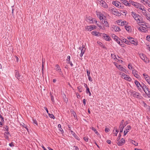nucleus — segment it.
I'll list each match as a JSON object with an SVG mask.
<instances>
[{"instance_id":"864d4df0","label":"nucleus","mask_w":150,"mask_h":150,"mask_svg":"<svg viewBox=\"0 0 150 150\" xmlns=\"http://www.w3.org/2000/svg\"><path fill=\"white\" fill-rule=\"evenodd\" d=\"M105 131L106 132H108L109 131V129L108 128H106L105 129Z\"/></svg>"},{"instance_id":"79ce46f5","label":"nucleus","mask_w":150,"mask_h":150,"mask_svg":"<svg viewBox=\"0 0 150 150\" xmlns=\"http://www.w3.org/2000/svg\"><path fill=\"white\" fill-rule=\"evenodd\" d=\"M21 125L23 127H25L27 130H28V129L27 128L26 125H25L24 123H22Z\"/></svg>"},{"instance_id":"4d7b16f0","label":"nucleus","mask_w":150,"mask_h":150,"mask_svg":"<svg viewBox=\"0 0 150 150\" xmlns=\"http://www.w3.org/2000/svg\"><path fill=\"white\" fill-rule=\"evenodd\" d=\"M88 79L89 81H92V79L91 78L90 76H88Z\"/></svg>"},{"instance_id":"e433bc0d","label":"nucleus","mask_w":150,"mask_h":150,"mask_svg":"<svg viewBox=\"0 0 150 150\" xmlns=\"http://www.w3.org/2000/svg\"><path fill=\"white\" fill-rule=\"evenodd\" d=\"M48 114L49 117L53 119H54L55 117L52 114H50V113H48Z\"/></svg>"},{"instance_id":"0eeeda50","label":"nucleus","mask_w":150,"mask_h":150,"mask_svg":"<svg viewBox=\"0 0 150 150\" xmlns=\"http://www.w3.org/2000/svg\"><path fill=\"white\" fill-rule=\"evenodd\" d=\"M97 15L100 20H104L105 19L104 18V17H105L101 13L98 12L97 13Z\"/></svg>"},{"instance_id":"f03ea898","label":"nucleus","mask_w":150,"mask_h":150,"mask_svg":"<svg viewBox=\"0 0 150 150\" xmlns=\"http://www.w3.org/2000/svg\"><path fill=\"white\" fill-rule=\"evenodd\" d=\"M133 17L137 21V23H143L142 19V18L141 16L137 14L136 16H134Z\"/></svg>"},{"instance_id":"6e6d98bb","label":"nucleus","mask_w":150,"mask_h":150,"mask_svg":"<svg viewBox=\"0 0 150 150\" xmlns=\"http://www.w3.org/2000/svg\"><path fill=\"white\" fill-rule=\"evenodd\" d=\"M145 80L148 83L150 81V77H149V78H148L146 79H145Z\"/></svg>"},{"instance_id":"1a4fd4ad","label":"nucleus","mask_w":150,"mask_h":150,"mask_svg":"<svg viewBox=\"0 0 150 150\" xmlns=\"http://www.w3.org/2000/svg\"><path fill=\"white\" fill-rule=\"evenodd\" d=\"M111 10L112 11L113 13L117 16H121V14L117 11V10L114 8L112 9Z\"/></svg>"},{"instance_id":"4468645a","label":"nucleus","mask_w":150,"mask_h":150,"mask_svg":"<svg viewBox=\"0 0 150 150\" xmlns=\"http://www.w3.org/2000/svg\"><path fill=\"white\" fill-rule=\"evenodd\" d=\"M103 37L104 39L106 40L109 41L111 39L110 38L105 34H103Z\"/></svg>"},{"instance_id":"09e8293b","label":"nucleus","mask_w":150,"mask_h":150,"mask_svg":"<svg viewBox=\"0 0 150 150\" xmlns=\"http://www.w3.org/2000/svg\"><path fill=\"white\" fill-rule=\"evenodd\" d=\"M129 5H130L131 4L133 5L134 2L132 1H129Z\"/></svg>"},{"instance_id":"c03bdc74","label":"nucleus","mask_w":150,"mask_h":150,"mask_svg":"<svg viewBox=\"0 0 150 150\" xmlns=\"http://www.w3.org/2000/svg\"><path fill=\"white\" fill-rule=\"evenodd\" d=\"M128 68L130 69H132V67L131 64H129L128 65Z\"/></svg>"},{"instance_id":"f3484780","label":"nucleus","mask_w":150,"mask_h":150,"mask_svg":"<svg viewBox=\"0 0 150 150\" xmlns=\"http://www.w3.org/2000/svg\"><path fill=\"white\" fill-rule=\"evenodd\" d=\"M131 128V127L130 125H128L126 128V131L124 132V135L125 136L129 132V130Z\"/></svg>"},{"instance_id":"2f4dec72","label":"nucleus","mask_w":150,"mask_h":150,"mask_svg":"<svg viewBox=\"0 0 150 150\" xmlns=\"http://www.w3.org/2000/svg\"><path fill=\"white\" fill-rule=\"evenodd\" d=\"M86 92L87 93H89V95L90 96H91V94L89 88L88 87H87Z\"/></svg>"},{"instance_id":"603ef678","label":"nucleus","mask_w":150,"mask_h":150,"mask_svg":"<svg viewBox=\"0 0 150 150\" xmlns=\"http://www.w3.org/2000/svg\"><path fill=\"white\" fill-rule=\"evenodd\" d=\"M67 61L69 62L70 61V57L69 56H67Z\"/></svg>"},{"instance_id":"ddd939ff","label":"nucleus","mask_w":150,"mask_h":150,"mask_svg":"<svg viewBox=\"0 0 150 150\" xmlns=\"http://www.w3.org/2000/svg\"><path fill=\"white\" fill-rule=\"evenodd\" d=\"M125 143V140L123 139H121L120 141H119L117 143L119 146H121Z\"/></svg>"},{"instance_id":"c9c22d12","label":"nucleus","mask_w":150,"mask_h":150,"mask_svg":"<svg viewBox=\"0 0 150 150\" xmlns=\"http://www.w3.org/2000/svg\"><path fill=\"white\" fill-rule=\"evenodd\" d=\"M78 91L80 92H81L82 91V87L79 86L77 87Z\"/></svg>"},{"instance_id":"052dcab7","label":"nucleus","mask_w":150,"mask_h":150,"mask_svg":"<svg viewBox=\"0 0 150 150\" xmlns=\"http://www.w3.org/2000/svg\"><path fill=\"white\" fill-rule=\"evenodd\" d=\"M107 142L108 144H110L111 143V141L109 140H108L107 141Z\"/></svg>"},{"instance_id":"e2e57ef3","label":"nucleus","mask_w":150,"mask_h":150,"mask_svg":"<svg viewBox=\"0 0 150 150\" xmlns=\"http://www.w3.org/2000/svg\"><path fill=\"white\" fill-rule=\"evenodd\" d=\"M44 108L46 110V111L47 112V113L48 114L49 113H48V110L47 109V108L46 107H44Z\"/></svg>"},{"instance_id":"37998d69","label":"nucleus","mask_w":150,"mask_h":150,"mask_svg":"<svg viewBox=\"0 0 150 150\" xmlns=\"http://www.w3.org/2000/svg\"><path fill=\"white\" fill-rule=\"evenodd\" d=\"M132 143L135 146H137L138 145V143L136 142L135 141L132 140Z\"/></svg>"},{"instance_id":"7ed1b4c3","label":"nucleus","mask_w":150,"mask_h":150,"mask_svg":"<svg viewBox=\"0 0 150 150\" xmlns=\"http://www.w3.org/2000/svg\"><path fill=\"white\" fill-rule=\"evenodd\" d=\"M139 56L146 63L149 61L147 58L146 57L145 55L143 53L140 54H139Z\"/></svg>"},{"instance_id":"bf43d9fd","label":"nucleus","mask_w":150,"mask_h":150,"mask_svg":"<svg viewBox=\"0 0 150 150\" xmlns=\"http://www.w3.org/2000/svg\"><path fill=\"white\" fill-rule=\"evenodd\" d=\"M83 105H85L86 104V100L85 99H84L83 100Z\"/></svg>"},{"instance_id":"2eb2a0df","label":"nucleus","mask_w":150,"mask_h":150,"mask_svg":"<svg viewBox=\"0 0 150 150\" xmlns=\"http://www.w3.org/2000/svg\"><path fill=\"white\" fill-rule=\"evenodd\" d=\"M102 22L105 26L108 27H109V24L106 21V19H104V20H102Z\"/></svg>"},{"instance_id":"5701e85b","label":"nucleus","mask_w":150,"mask_h":150,"mask_svg":"<svg viewBox=\"0 0 150 150\" xmlns=\"http://www.w3.org/2000/svg\"><path fill=\"white\" fill-rule=\"evenodd\" d=\"M142 88L143 89L144 91V92L146 91H148L149 88H148L143 83L142 85Z\"/></svg>"},{"instance_id":"774afa93","label":"nucleus","mask_w":150,"mask_h":150,"mask_svg":"<svg viewBox=\"0 0 150 150\" xmlns=\"http://www.w3.org/2000/svg\"><path fill=\"white\" fill-rule=\"evenodd\" d=\"M5 129H6V131L7 132H8V128L7 126H6L5 127Z\"/></svg>"},{"instance_id":"680f3d73","label":"nucleus","mask_w":150,"mask_h":150,"mask_svg":"<svg viewBox=\"0 0 150 150\" xmlns=\"http://www.w3.org/2000/svg\"><path fill=\"white\" fill-rule=\"evenodd\" d=\"M75 137L76 138V139L78 140H80L79 138L78 137L76 134L75 135Z\"/></svg>"},{"instance_id":"13d9d810","label":"nucleus","mask_w":150,"mask_h":150,"mask_svg":"<svg viewBox=\"0 0 150 150\" xmlns=\"http://www.w3.org/2000/svg\"><path fill=\"white\" fill-rule=\"evenodd\" d=\"M124 126V125H123V123L122 122H121L119 127H123Z\"/></svg>"},{"instance_id":"dca6fc26","label":"nucleus","mask_w":150,"mask_h":150,"mask_svg":"<svg viewBox=\"0 0 150 150\" xmlns=\"http://www.w3.org/2000/svg\"><path fill=\"white\" fill-rule=\"evenodd\" d=\"M116 67L120 70L122 71L126 72V70L123 67L121 66V65H116Z\"/></svg>"},{"instance_id":"4be33fe9","label":"nucleus","mask_w":150,"mask_h":150,"mask_svg":"<svg viewBox=\"0 0 150 150\" xmlns=\"http://www.w3.org/2000/svg\"><path fill=\"white\" fill-rule=\"evenodd\" d=\"M134 83L138 89L139 90H140V89L141 90V89L140 88V87L141 86V85L139 83L137 80H136L135 81Z\"/></svg>"},{"instance_id":"f257e3e1","label":"nucleus","mask_w":150,"mask_h":150,"mask_svg":"<svg viewBox=\"0 0 150 150\" xmlns=\"http://www.w3.org/2000/svg\"><path fill=\"white\" fill-rule=\"evenodd\" d=\"M121 77L125 80L131 81L132 80L131 78L128 75H126L124 73H120Z\"/></svg>"},{"instance_id":"c756f323","label":"nucleus","mask_w":150,"mask_h":150,"mask_svg":"<svg viewBox=\"0 0 150 150\" xmlns=\"http://www.w3.org/2000/svg\"><path fill=\"white\" fill-rule=\"evenodd\" d=\"M101 1L102 2L101 3V5L104 8H106V7L107 6L106 3L105 2H104L102 0H101Z\"/></svg>"},{"instance_id":"9b49d317","label":"nucleus","mask_w":150,"mask_h":150,"mask_svg":"<svg viewBox=\"0 0 150 150\" xmlns=\"http://www.w3.org/2000/svg\"><path fill=\"white\" fill-rule=\"evenodd\" d=\"M55 67H56V70L59 73L60 75H62V73L61 69L60 68L59 65L58 64H56L55 65Z\"/></svg>"},{"instance_id":"8fccbe9b","label":"nucleus","mask_w":150,"mask_h":150,"mask_svg":"<svg viewBox=\"0 0 150 150\" xmlns=\"http://www.w3.org/2000/svg\"><path fill=\"white\" fill-rule=\"evenodd\" d=\"M132 16L133 17L135 16H136V15L137 14L133 11L132 12Z\"/></svg>"},{"instance_id":"b1692460","label":"nucleus","mask_w":150,"mask_h":150,"mask_svg":"<svg viewBox=\"0 0 150 150\" xmlns=\"http://www.w3.org/2000/svg\"><path fill=\"white\" fill-rule=\"evenodd\" d=\"M121 1L125 5L127 6H131L130 5H129V2L126 0H121Z\"/></svg>"},{"instance_id":"58836bf2","label":"nucleus","mask_w":150,"mask_h":150,"mask_svg":"<svg viewBox=\"0 0 150 150\" xmlns=\"http://www.w3.org/2000/svg\"><path fill=\"white\" fill-rule=\"evenodd\" d=\"M112 37L115 40L116 39L118 38L117 36L114 34L112 35Z\"/></svg>"},{"instance_id":"f8f14e48","label":"nucleus","mask_w":150,"mask_h":150,"mask_svg":"<svg viewBox=\"0 0 150 150\" xmlns=\"http://www.w3.org/2000/svg\"><path fill=\"white\" fill-rule=\"evenodd\" d=\"M117 23L119 25H126V22L125 21H123L122 20H119L117 21Z\"/></svg>"},{"instance_id":"a878e982","label":"nucleus","mask_w":150,"mask_h":150,"mask_svg":"<svg viewBox=\"0 0 150 150\" xmlns=\"http://www.w3.org/2000/svg\"><path fill=\"white\" fill-rule=\"evenodd\" d=\"M9 135V132H6L4 134V137H5V138L6 139H8V135Z\"/></svg>"},{"instance_id":"412c9836","label":"nucleus","mask_w":150,"mask_h":150,"mask_svg":"<svg viewBox=\"0 0 150 150\" xmlns=\"http://www.w3.org/2000/svg\"><path fill=\"white\" fill-rule=\"evenodd\" d=\"M86 20L87 22L90 23H93V18L92 17L90 16H88L87 17Z\"/></svg>"},{"instance_id":"ea45409f","label":"nucleus","mask_w":150,"mask_h":150,"mask_svg":"<svg viewBox=\"0 0 150 150\" xmlns=\"http://www.w3.org/2000/svg\"><path fill=\"white\" fill-rule=\"evenodd\" d=\"M126 126V125H125V126H124L123 127H120L119 128H120V132H123V129H124V127Z\"/></svg>"},{"instance_id":"f704fd0d","label":"nucleus","mask_w":150,"mask_h":150,"mask_svg":"<svg viewBox=\"0 0 150 150\" xmlns=\"http://www.w3.org/2000/svg\"><path fill=\"white\" fill-rule=\"evenodd\" d=\"M91 129L93 131H94L95 132L97 135H98L99 134L98 132L94 127H92Z\"/></svg>"},{"instance_id":"0e129e2a","label":"nucleus","mask_w":150,"mask_h":150,"mask_svg":"<svg viewBox=\"0 0 150 150\" xmlns=\"http://www.w3.org/2000/svg\"><path fill=\"white\" fill-rule=\"evenodd\" d=\"M73 147H74L75 149V150H79V148H78V147L77 146H74Z\"/></svg>"},{"instance_id":"5fc2aeb1","label":"nucleus","mask_w":150,"mask_h":150,"mask_svg":"<svg viewBox=\"0 0 150 150\" xmlns=\"http://www.w3.org/2000/svg\"><path fill=\"white\" fill-rule=\"evenodd\" d=\"M87 73L88 76H90V72L88 70H87Z\"/></svg>"},{"instance_id":"a211bd4d","label":"nucleus","mask_w":150,"mask_h":150,"mask_svg":"<svg viewBox=\"0 0 150 150\" xmlns=\"http://www.w3.org/2000/svg\"><path fill=\"white\" fill-rule=\"evenodd\" d=\"M119 4H120L121 3L120 2H119ZM112 4L118 7L119 8H121V5L119 6V4L118 3V2H116L115 1H113L112 2Z\"/></svg>"},{"instance_id":"49530a36","label":"nucleus","mask_w":150,"mask_h":150,"mask_svg":"<svg viewBox=\"0 0 150 150\" xmlns=\"http://www.w3.org/2000/svg\"><path fill=\"white\" fill-rule=\"evenodd\" d=\"M123 42L127 44H128V41L125 39H123Z\"/></svg>"},{"instance_id":"cd10ccee","label":"nucleus","mask_w":150,"mask_h":150,"mask_svg":"<svg viewBox=\"0 0 150 150\" xmlns=\"http://www.w3.org/2000/svg\"><path fill=\"white\" fill-rule=\"evenodd\" d=\"M116 41V42L118 43L120 45H121L122 47H124V43H123V44H121L120 42V39L119 38H117L115 40Z\"/></svg>"},{"instance_id":"4c0bfd02","label":"nucleus","mask_w":150,"mask_h":150,"mask_svg":"<svg viewBox=\"0 0 150 150\" xmlns=\"http://www.w3.org/2000/svg\"><path fill=\"white\" fill-rule=\"evenodd\" d=\"M142 12V14L144 15L145 16H146L148 14L146 13V10L144 9V10Z\"/></svg>"},{"instance_id":"393cba45","label":"nucleus","mask_w":150,"mask_h":150,"mask_svg":"<svg viewBox=\"0 0 150 150\" xmlns=\"http://www.w3.org/2000/svg\"><path fill=\"white\" fill-rule=\"evenodd\" d=\"M86 51V48L82 49L81 50V53L80 54V56L81 57H82L85 52Z\"/></svg>"},{"instance_id":"20e7f679","label":"nucleus","mask_w":150,"mask_h":150,"mask_svg":"<svg viewBox=\"0 0 150 150\" xmlns=\"http://www.w3.org/2000/svg\"><path fill=\"white\" fill-rule=\"evenodd\" d=\"M127 39L129 40V42L132 44H134L135 45H137L138 44L137 42L135 41L134 40V39L132 37H128L127 38Z\"/></svg>"},{"instance_id":"6e6552de","label":"nucleus","mask_w":150,"mask_h":150,"mask_svg":"<svg viewBox=\"0 0 150 150\" xmlns=\"http://www.w3.org/2000/svg\"><path fill=\"white\" fill-rule=\"evenodd\" d=\"M138 72L135 70H132V74L137 79H139L140 78V76L138 74Z\"/></svg>"},{"instance_id":"c85d7f7f","label":"nucleus","mask_w":150,"mask_h":150,"mask_svg":"<svg viewBox=\"0 0 150 150\" xmlns=\"http://www.w3.org/2000/svg\"><path fill=\"white\" fill-rule=\"evenodd\" d=\"M140 4L138 3L137 2H134V3L132 5L134 6V7L137 8H138V7L139 5Z\"/></svg>"},{"instance_id":"de8ad7c7","label":"nucleus","mask_w":150,"mask_h":150,"mask_svg":"<svg viewBox=\"0 0 150 150\" xmlns=\"http://www.w3.org/2000/svg\"><path fill=\"white\" fill-rule=\"evenodd\" d=\"M71 133L73 134V136L74 137H75L76 134L74 133V132H73L71 130H70Z\"/></svg>"},{"instance_id":"7c9ffc66","label":"nucleus","mask_w":150,"mask_h":150,"mask_svg":"<svg viewBox=\"0 0 150 150\" xmlns=\"http://www.w3.org/2000/svg\"><path fill=\"white\" fill-rule=\"evenodd\" d=\"M143 75L145 79H146L148 78H149V76L148 75V74L146 73H144L143 74Z\"/></svg>"},{"instance_id":"3c124183","label":"nucleus","mask_w":150,"mask_h":150,"mask_svg":"<svg viewBox=\"0 0 150 150\" xmlns=\"http://www.w3.org/2000/svg\"><path fill=\"white\" fill-rule=\"evenodd\" d=\"M33 121L34 123L35 124L37 125H38V124L37 122L35 120L33 119Z\"/></svg>"},{"instance_id":"69168bd1","label":"nucleus","mask_w":150,"mask_h":150,"mask_svg":"<svg viewBox=\"0 0 150 150\" xmlns=\"http://www.w3.org/2000/svg\"><path fill=\"white\" fill-rule=\"evenodd\" d=\"M9 145L11 147L14 146V145H13L12 142L11 143H10L9 144Z\"/></svg>"},{"instance_id":"473e14b6","label":"nucleus","mask_w":150,"mask_h":150,"mask_svg":"<svg viewBox=\"0 0 150 150\" xmlns=\"http://www.w3.org/2000/svg\"><path fill=\"white\" fill-rule=\"evenodd\" d=\"M138 8H139L140 10L142 11L144 10V7L143 6H142L141 4H140Z\"/></svg>"},{"instance_id":"423d86ee","label":"nucleus","mask_w":150,"mask_h":150,"mask_svg":"<svg viewBox=\"0 0 150 150\" xmlns=\"http://www.w3.org/2000/svg\"><path fill=\"white\" fill-rule=\"evenodd\" d=\"M111 30L116 32H119L120 31V28L117 26L113 25L111 28Z\"/></svg>"},{"instance_id":"a19ab883","label":"nucleus","mask_w":150,"mask_h":150,"mask_svg":"<svg viewBox=\"0 0 150 150\" xmlns=\"http://www.w3.org/2000/svg\"><path fill=\"white\" fill-rule=\"evenodd\" d=\"M147 20H148L150 21V14H149L147 15V16H146Z\"/></svg>"},{"instance_id":"6ab92c4d","label":"nucleus","mask_w":150,"mask_h":150,"mask_svg":"<svg viewBox=\"0 0 150 150\" xmlns=\"http://www.w3.org/2000/svg\"><path fill=\"white\" fill-rule=\"evenodd\" d=\"M139 30L142 32H146L147 31V28L144 27H140L138 28Z\"/></svg>"},{"instance_id":"a18cd8bd","label":"nucleus","mask_w":150,"mask_h":150,"mask_svg":"<svg viewBox=\"0 0 150 150\" xmlns=\"http://www.w3.org/2000/svg\"><path fill=\"white\" fill-rule=\"evenodd\" d=\"M148 92L147 93V91H146L145 92V93H146V94H147V96H148V97L150 98V92L148 91H147Z\"/></svg>"},{"instance_id":"72a5a7b5","label":"nucleus","mask_w":150,"mask_h":150,"mask_svg":"<svg viewBox=\"0 0 150 150\" xmlns=\"http://www.w3.org/2000/svg\"><path fill=\"white\" fill-rule=\"evenodd\" d=\"M92 34L93 35L98 36L99 34V33L96 31H94L92 32Z\"/></svg>"},{"instance_id":"9d476101","label":"nucleus","mask_w":150,"mask_h":150,"mask_svg":"<svg viewBox=\"0 0 150 150\" xmlns=\"http://www.w3.org/2000/svg\"><path fill=\"white\" fill-rule=\"evenodd\" d=\"M15 75L19 80H21V76L20 75L19 71L18 70H15Z\"/></svg>"},{"instance_id":"aec40b11","label":"nucleus","mask_w":150,"mask_h":150,"mask_svg":"<svg viewBox=\"0 0 150 150\" xmlns=\"http://www.w3.org/2000/svg\"><path fill=\"white\" fill-rule=\"evenodd\" d=\"M96 26L93 25L91 26H87V29L88 30L91 31L92 30L95 29L96 28Z\"/></svg>"},{"instance_id":"bb28decb","label":"nucleus","mask_w":150,"mask_h":150,"mask_svg":"<svg viewBox=\"0 0 150 150\" xmlns=\"http://www.w3.org/2000/svg\"><path fill=\"white\" fill-rule=\"evenodd\" d=\"M125 29H126V30L128 32H130L131 31V27L130 26H129L128 25H126L125 27Z\"/></svg>"},{"instance_id":"39448f33","label":"nucleus","mask_w":150,"mask_h":150,"mask_svg":"<svg viewBox=\"0 0 150 150\" xmlns=\"http://www.w3.org/2000/svg\"><path fill=\"white\" fill-rule=\"evenodd\" d=\"M131 96L136 98H138L140 96V94L135 91H132L131 92Z\"/></svg>"},{"instance_id":"338daca9","label":"nucleus","mask_w":150,"mask_h":150,"mask_svg":"<svg viewBox=\"0 0 150 150\" xmlns=\"http://www.w3.org/2000/svg\"><path fill=\"white\" fill-rule=\"evenodd\" d=\"M83 139L85 140V141L86 142H87L88 140V139L86 137H84Z\"/></svg>"}]
</instances>
